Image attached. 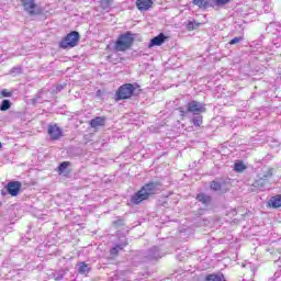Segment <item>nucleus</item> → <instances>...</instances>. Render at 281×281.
Wrapping results in <instances>:
<instances>
[{
  "label": "nucleus",
  "mask_w": 281,
  "mask_h": 281,
  "mask_svg": "<svg viewBox=\"0 0 281 281\" xmlns=\"http://www.w3.org/2000/svg\"><path fill=\"white\" fill-rule=\"evenodd\" d=\"M54 278L56 281L63 280L65 278V271L64 270L58 271L57 273L54 274Z\"/></svg>",
  "instance_id": "nucleus-31"
},
{
  "label": "nucleus",
  "mask_w": 281,
  "mask_h": 281,
  "mask_svg": "<svg viewBox=\"0 0 281 281\" xmlns=\"http://www.w3.org/2000/svg\"><path fill=\"white\" fill-rule=\"evenodd\" d=\"M145 258H147V260H159V258H164V252H161L159 247L154 246L147 251Z\"/></svg>",
  "instance_id": "nucleus-8"
},
{
  "label": "nucleus",
  "mask_w": 281,
  "mask_h": 281,
  "mask_svg": "<svg viewBox=\"0 0 281 281\" xmlns=\"http://www.w3.org/2000/svg\"><path fill=\"white\" fill-rule=\"evenodd\" d=\"M22 186L20 181H10L4 189L1 190V195L5 196V194H10L11 196H19Z\"/></svg>",
  "instance_id": "nucleus-5"
},
{
  "label": "nucleus",
  "mask_w": 281,
  "mask_h": 281,
  "mask_svg": "<svg viewBox=\"0 0 281 281\" xmlns=\"http://www.w3.org/2000/svg\"><path fill=\"white\" fill-rule=\"evenodd\" d=\"M259 179H263V181H269L271 177H273V168H267L261 173L258 175Z\"/></svg>",
  "instance_id": "nucleus-19"
},
{
  "label": "nucleus",
  "mask_w": 281,
  "mask_h": 281,
  "mask_svg": "<svg viewBox=\"0 0 281 281\" xmlns=\"http://www.w3.org/2000/svg\"><path fill=\"white\" fill-rule=\"evenodd\" d=\"M135 43V34H133L131 31H127L126 33H123L119 36L114 44L115 52H126L133 47V44Z\"/></svg>",
  "instance_id": "nucleus-2"
},
{
  "label": "nucleus",
  "mask_w": 281,
  "mask_h": 281,
  "mask_svg": "<svg viewBox=\"0 0 281 281\" xmlns=\"http://www.w3.org/2000/svg\"><path fill=\"white\" fill-rule=\"evenodd\" d=\"M91 128H98V126H104L106 124V117L97 116L89 122Z\"/></svg>",
  "instance_id": "nucleus-13"
},
{
  "label": "nucleus",
  "mask_w": 281,
  "mask_h": 281,
  "mask_svg": "<svg viewBox=\"0 0 281 281\" xmlns=\"http://www.w3.org/2000/svg\"><path fill=\"white\" fill-rule=\"evenodd\" d=\"M231 0H214V4L217 8H223V5H227V3H229Z\"/></svg>",
  "instance_id": "nucleus-28"
},
{
  "label": "nucleus",
  "mask_w": 281,
  "mask_h": 281,
  "mask_svg": "<svg viewBox=\"0 0 281 281\" xmlns=\"http://www.w3.org/2000/svg\"><path fill=\"white\" fill-rule=\"evenodd\" d=\"M1 95L3 98H12V92H8V90L4 89L1 91Z\"/></svg>",
  "instance_id": "nucleus-33"
},
{
  "label": "nucleus",
  "mask_w": 281,
  "mask_h": 281,
  "mask_svg": "<svg viewBox=\"0 0 281 281\" xmlns=\"http://www.w3.org/2000/svg\"><path fill=\"white\" fill-rule=\"evenodd\" d=\"M246 169H247V167L245 166V164L243 161L235 162V166H234L235 172H244V170H246Z\"/></svg>",
  "instance_id": "nucleus-26"
},
{
  "label": "nucleus",
  "mask_w": 281,
  "mask_h": 281,
  "mask_svg": "<svg viewBox=\"0 0 281 281\" xmlns=\"http://www.w3.org/2000/svg\"><path fill=\"white\" fill-rule=\"evenodd\" d=\"M11 74H21V67L12 68Z\"/></svg>",
  "instance_id": "nucleus-35"
},
{
  "label": "nucleus",
  "mask_w": 281,
  "mask_h": 281,
  "mask_svg": "<svg viewBox=\"0 0 281 281\" xmlns=\"http://www.w3.org/2000/svg\"><path fill=\"white\" fill-rule=\"evenodd\" d=\"M133 93H135V86L133 83L122 85L116 90L115 101L120 102V100H131V98H133Z\"/></svg>",
  "instance_id": "nucleus-4"
},
{
  "label": "nucleus",
  "mask_w": 281,
  "mask_h": 281,
  "mask_svg": "<svg viewBox=\"0 0 281 281\" xmlns=\"http://www.w3.org/2000/svg\"><path fill=\"white\" fill-rule=\"evenodd\" d=\"M196 201H199L202 205H205L207 207V205H210V203H212V196L205 194V193H199L196 195Z\"/></svg>",
  "instance_id": "nucleus-14"
},
{
  "label": "nucleus",
  "mask_w": 281,
  "mask_h": 281,
  "mask_svg": "<svg viewBox=\"0 0 281 281\" xmlns=\"http://www.w3.org/2000/svg\"><path fill=\"white\" fill-rule=\"evenodd\" d=\"M269 34H280L281 25L278 22H272L266 27Z\"/></svg>",
  "instance_id": "nucleus-15"
},
{
  "label": "nucleus",
  "mask_w": 281,
  "mask_h": 281,
  "mask_svg": "<svg viewBox=\"0 0 281 281\" xmlns=\"http://www.w3.org/2000/svg\"><path fill=\"white\" fill-rule=\"evenodd\" d=\"M0 148H3V145L0 143Z\"/></svg>",
  "instance_id": "nucleus-38"
},
{
  "label": "nucleus",
  "mask_w": 281,
  "mask_h": 281,
  "mask_svg": "<svg viewBox=\"0 0 281 281\" xmlns=\"http://www.w3.org/2000/svg\"><path fill=\"white\" fill-rule=\"evenodd\" d=\"M204 281H227L223 273H212L205 277Z\"/></svg>",
  "instance_id": "nucleus-18"
},
{
  "label": "nucleus",
  "mask_w": 281,
  "mask_h": 281,
  "mask_svg": "<svg viewBox=\"0 0 281 281\" xmlns=\"http://www.w3.org/2000/svg\"><path fill=\"white\" fill-rule=\"evenodd\" d=\"M66 168H69V162L67 161L60 162L58 166V172L60 173L65 172Z\"/></svg>",
  "instance_id": "nucleus-29"
},
{
  "label": "nucleus",
  "mask_w": 281,
  "mask_h": 281,
  "mask_svg": "<svg viewBox=\"0 0 281 281\" xmlns=\"http://www.w3.org/2000/svg\"><path fill=\"white\" fill-rule=\"evenodd\" d=\"M79 42L80 33L78 31H71L59 42V47L61 49H71L72 47L78 46Z\"/></svg>",
  "instance_id": "nucleus-3"
},
{
  "label": "nucleus",
  "mask_w": 281,
  "mask_h": 281,
  "mask_svg": "<svg viewBox=\"0 0 281 281\" xmlns=\"http://www.w3.org/2000/svg\"><path fill=\"white\" fill-rule=\"evenodd\" d=\"M41 95H43V91H40L34 99H32L33 104H38L42 103L43 101H41Z\"/></svg>",
  "instance_id": "nucleus-30"
},
{
  "label": "nucleus",
  "mask_w": 281,
  "mask_h": 281,
  "mask_svg": "<svg viewBox=\"0 0 281 281\" xmlns=\"http://www.w3.org/2000/svg\"><path fill=\"white\" fill-rule=\"evenodd\" d=\"M159 192H161V182H147L142 187V189L138 192H136L132 196L131 203H133L134 205H139L142 201H146L147 199H149V196H153L154 194H159Z\"/></svg>",
  "instance_id": "nucleus-1"
},
{
  "label": "nucleus",
  "mask_w": 281,
  "mask_h": 281,
  "mask_svg": "<svg viewBox=\"0 0 281 281\" xmlns=\"http://www.w3.org/2000/svg\"><path fill=\"white\" fill-rule=\"evenodd\" d=\"M128 246V240L126 238L121 239V241L116 245H114L113 248H111L110 250V256L112 258L117 257V255L120 254V251L124 250V247Z\"/></svg>",
  "instance_id": "nucleus-7"
},
{
  "label": "nucleus",
  "mask_w": 281,
  "mask_h": 281,
  "mask_svg": "<svg viewBox=\"0 0 281 281\" xmlns=\"http://www.w3.org/2000/svg\"><path fill=\"white\" fill-rule=\"evenodd\" d=\"M268 205L270 207H273L274 210H277V207H281V194H277L270 198V200L268 201Z\"/></svg>",
  "instance_id": "nucleus-16"
},
{
  "label": "nucleus",
  "mask_w": 281,
  "mask_h": 281,
  "mask_svg": "<svg viewBox=\"0 0 281 281\" xmlns=\"http://www.w3.org/2000/svg\"><path fill=\"white\" fill-rule=\"evenodd\" d=\"M153 0H136V8L140 12H146L153 8Z\"/></svg>",
  "instance_id": "nucleus-11"
},
{
  "label": "nucleus",
  "mask_w": 281,
  "mask_h": 281,
  "mask_svg": "<svg viewBox=\"0 0 281 281\" xmlns=\"http://www.w3.org/2000/svg\"><path fill=\"white\" fill-rule=\"evenodd\" d=\"M195 116L192 117L191 122L193 123V126H201L203 124V115L201 114H194Z\"/></svg>",
  "instance_id": "nucleus-24"
},
{
  "label": "nucleus",
  "mask_w": 281,
  "mask_h": 281,
  "mask_svg": "<svg viewBox=\"0 0 281 281\" xmlns=\"http://www.w3.org/2000/svg\"><path fill=\"white\" fill-rule=\"evenodd\" d=\"M57 91H63V86L57 87Z\"/></svg>",
  "instance_id": "nucleus-37"
},
{
  "label": "nucleus",
  "mask_w": 281,
  "mask_h": 281,
  "mask_svg": "<svg viewBox=\"0 0 281 281\" xmlns=\"http://www.w3.org/2000/svg\"><path fill=\"white\" fill-rule=\"evenodd\" d=\"M179 113L181 117H186V113H188V111L183 110V108H179Z\"/></svg>",
  "instance_id": "nucleus-36"
},
{
  "label": "nucleus",
  "mask_w": 281,
  "mask_h": 281,
  "mask_svg": "<svg viewBox=\"0 0 281 281\" xmlns=\"http://www.w3.org/2000/svg\"><path fill=\"white\" fill-rule=\"evenodd\" d=\"M199 27H201V23L196 22V21H189L187 24V30L189 32H192L194 30H199Z\"/></svg>",
  "instance_id": "nucleus-21"
},
{
  "label": "nucleus",
  "mask_w": 281,
  "mask_h": 281,
  "mask_svg": "<svg viewBox=\"0 0 281 281\" xmlns=\"http://www.w3.org/2000/svg\"><path fill=\"white\" fill-rule=\"evenodd\" d=\"M112 3H113V0H101L100 5L104 10V12H109V10H111Z\"/></svg>",
  "instance_id": "nucleus-25"
},
{
  "label": "nucleus",
  "mask_w": 281,
  "mask_h": 281,
  "mask_svg": "<svg viewBox=\"0 0 281 281\" xmlns=\"http://www.w3.org/2000/svg\"><path fill=\"white\" fill-rule=\"evenodd\" d=\"M113 225H115V227H122V225H124V220H116L113 222Z\"/></svg>",
  "instance_id": "nucleus-34"
},
{
  "label": "nucleus",
  "mask_w": 281,
  "mask_h": 281,
  "mask_svg": "<svg viewBox=\"0 0 281 281\" xmlns=\"http://www.w3.org/2000/svg\"><path fill=\"white\" fill-rule=\"evenodd\" d=\"M78 271L81 276H85L91 271V268L86 262H80Z\"/></svg>",
  "instance_id": "nucleus-20"
},
{
  "label": "nucleus",
  "mask_w": 281,
  "mask_h": 281,
  "mask_svg": "<svg viewBox=\"0 0 281 281\" xmlns=\"http://www.w3.org/2000/svg\"><path fill=\"white\" fill-rule=\"evenodd\" d=\"M240 41H243V36L234 37L229 41V45H237V43H240Z\"/></svg>",
  "instance_id": "nucleus-32"
},
{
  "label": "nucleus",
  "mask_w": 281,
  "mask_h": 281,
  "mask_svg": "<svg viewBox=\"0 0 281 281\" xmlns=\"http://www.w3.org/2000/svg\"><path fill=\"white\" fill-rule=\"evenodd\" d=\"M193 5H198V8L205 10L207 9V5H210V2L206 0H193Z\"/></svg>",
  "instance_id": "nucleus-22"
},
{
  "label": "nucleus",
  "mask_w": 281,
  "mask_h": 281,
  "mask_svg": "<svg viewBox=\"0 0 281 281\" xmlns=\"http://www.w3.org/2000/svg\"><path fill=\"white\" fill-rule=\"evenodd\" d=\"M162 43H166V35L164 33H160L150 40L148 47H160Z\"/></svg>",
  "instance_id": "nucleus-12"
},
{
  "label": "nucleus",
  "mask_w": 281,
  "mask_h": 281,
  "mask_svg": "<svg viewBox=\"0 0 281 281\" xmlns=\"http://www.w3.org/2000/svg\"><path fill=\"white\" fill-rule=\"evenodd\" d=\"M48 135L53 140L60 139L63 137V130L58 125H49Z\"/></svg>",
  "instance_id": "nucleus-10"
},
{
  "label": "nucleus",
  "mask_w": 281,
  "mask_h": 281,
  "mask_svg": "<svg viewBox=\"0 0 281 281\" xmlns=\"http://www.w3.org/2000/svg\"><path fill=\"white\" fill-rule=\"evenodd\" d=\"M223 184H221V182L215 180L211 182V190H214V192H221Z\"/></svg>",
  "instance_id": "nucleus-27"
},
{
  "label": "nucleus",
  "mask_w": 281,
  "mask_h": 281,
  "mask_svg": "<svg viewBox=\"0 0 281 281\" xmlns=\"http://www.w3.org/2000/svg\"><path fill=\"white\" fill-rule=\"evenodd\" d=\"M22 3V7L24 8V11L27 12L31 16H34L36 12V2L34 0H20Z\"/></svg>",
  "instance_id": "nucleus-9"
},
{
  "label": "nucleus",
  "mask_w": 281,
  "mask_h": 281,
  "mask_svg": "<svg viewBox=\"0 0 281 281\" xmlns=\"http://www.w3.org/2000/svg\"><path fill=\"white\" fill-rule=\"evenodd\" d=\"M254 188L258 190H267V186H269V181L263 180L262 178L258 177V179L254 182Z\"/></svg>",
  "instance_id": "nucleus-17"
},
{
  "label": "nucleus",
  "mask_w": 281,
  "mask_h": 281,
  "mask_svg": "<svg viewBox=\"0 0 281 281\" xmlns=\"http://www.w3.org/2000/svg\"><path fill=\"white\" fill-rule=\"evenodd\" d=\"M12 108V102L8 99L2 100L0 103V111H9Z\"/></svg>",
  "instance_id": "nucleus-23"
},
{
  "label": "nucleus",
  "mask_w": 281,
  "mask_h": 281,
  "mask_svg": "<svg viewBox=\"0 0 281 281\" xmlns=\"http://www.w3.org/2000/svg\"><path fill=\"white\" fill-rule=\"evenodd\" d=\"M205 104L199 101H190L187 104V113H192V115H201V113H205Z\"/></svg>",
  "instance_id": "nucleus-6"
}]
</instances>
